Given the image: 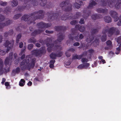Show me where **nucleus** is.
<instances>
[{"label":"nucleus","mask_w":121,"mask_h":121,"mask_svg":"<svg viewBox=\"0 0 121 121\" xmlns=\"http://www.w3.org/2000/svg\"><path fill=\"white\" fill-rule=\"evenodd\" d=\"M13 55V53H11L9 54V57H7L6 58L4 64L6 67L4 68H3L4 65L3 61L0 58V74H2L4 71L7 73L9 71V66L11 65L12 63Z\"/></svg>","instance_id":"f257e3e1"},{"label":"nucleus","mask_w":121,"mask_h":121,"mask_svg":"<svg viewBox=\"0 0 121 121\" xmlns=\"http://www.w3.org/2000/svg\"><path fill=\"white\" fill-rule=\"evenodd\" d=\"M35 59L32 57H30V56H26L25 59L21 62L20 65H23L21 68L22 70L25 69H29L33 68L35 65Z\"/></svg>","instance_id":"f03ea898"},{"label":"nucleus","mask_w":121,"mask_h":121,"mask_svg":"<svg viewBox=\"0 0 121 121\" xmlns=\"http://www.w3.org/2000/svg\"><path fill=\"white\" fill-rule=\"evenodd\" d=\"M43 11L41 10L39 11L38 13H34L31 15V17H30L29 15H25L22 17V19L25 21H28L27 22L28 24H30L33 23V24L35 23L34 21L36 19L41 18V15H43Z\"/></svg>","instance_id":"7ed1b4c3"},{"label":"nucleus","mask_w":121,"mask_h":121,"mask_svg":"<svg viewBox=\"0 0 121 121\" xmlns=\"http://www.w3.org/2000/svg\"><path fill=\"white\" fill-rule=\"evenodd\" d=\"M51 26V24H45L43 22L39 23L37 24V26L39 28V30L38 31H35L33 32V33H35L36 34L40 33L42 31L44 30H43V28H48L50 27Z\"/></svg>","instance_id":"20e7f679"},{"label":"nucleus","mask_w":121,"mask_h":121,"mask_svg":"<svg viewBox=\"0 0 121 121\" xmlns=\"http://www.w3.org/2000/svg\"><path fill=\"white\" fill-rule=\"evenodd\" d=\"M1 10V9L0 8V12ZM5 20V18L3 16L0 15V29L2 28L4 26L8 25L10 24L11 22L9 20H8L7 21H6V23L1 22Z\"/></svg>","instance_id":"39448f33"},{"label":"nucleus","mask_w":121,"mask_h":121,"mask_svg":"<svg viewBox=\"0 0 121 121\" xmlns=\"http://www.w3.org/2000/svg\"><path fill=\"white\" fill-rule=\"evenodd\" d=\"M14 41H13L11 42H10L8 40L6 41L4 44V46L5 47H8L7 50V52H9L12 48L13 45Z\"/></svg>","instance_id":"423d86ee"},{"label":"nucleus","mask_w":121,"mask_h":121,"mask_svg":"<svg viewBox=\"0 0 121 121\" xmlns=\"http://www.w3.org/2000/svg\"><path fill=\"white\" fill-rule=\"evenodd\" d=\"M108 27V26H106L103 30L102 33L104 35L101 38L102 41L103 42L105 41L106 40V34Z\"/></svg>","instance_id":"0eeeda50"},{"label":"nucleus","mask_w":121,"mask_h":121,"mask_svg":"<svg viewBox=\"0 0 121 121\" xmlns=\"http://www.w3.org/2000/svg\"><path fill=\"white\" fill-rule=\"evenodd\" d=\"M110 14L111 17L114 19V21L116 22L118 21L119 18L117 12L114 11H111L110 12Z\"/></svg>","instance_id":"6e6552de"},{"label":"nucleus","mask_w":121,"mask_h":121,"mask_svg":"<svg viewBox=\"0 0 121 121\" xmlns=\"http://www.w3.org/2000/svg\"><path fill=\"white\" fill-rule=\"evenodd\" d=\"M45 48H43L42 50H35L32 51V53L33 55L36 56H39L44 51Z\"/></svg>","instance_id":"1a4fd4ad"},{"label":"nucleus","mask_w":121,"mask_h":121,"mask_svg":"<svg viewBox=\"0 0 121 121\" xmlns=\"http://www.w3.org/2000/svg\"><path fill=\"white\" fill-rule=\"evenodd\" d=\"M115 28L112 27L109 28L108 31V35L109 37H111L112 35H114Z\"/></svg>","instance_id":"9d476101"},{"label":"nucleus","mask_w":121,"mask_h":121,"mask_svg":"<svg viewBox=\"0 0 121 121\" xmlns=\"http://www.w3.org/2000/svg\"><path fill=\"white\" fill-rule=\"evenodd\" d=\"M87 54V52H84L83 54L81 55H73L72 58L73 59H80L83 56H85Z\"/></svg>","instance_id":"9b49d317"},{"label":"nucleus","mask_w":121,"mask_h":121,"mask_svg":"<svg viewBox=\"0 0 121 121\" xmlns=\"http://www.w3.org/2000/svg\"><path fill=\"white\" fill-rule=\"evenodd\" d=\"M76 3L74 4L75 7L77 9H78L80 7V6L83 5L84 3L82 1H80V0H76Z\"/></svg>","instance_id":"f8f14e48"},{"label":"nucleus","mask_w":121,"mask_h":121,"mask_svg":"<svg viewBox=\"0 0 121 121\" xmlns=\"http://www.w3.org/2000/svg\"><path fill=\"white\" fill-rule=\"evenodd\" d=\"M62 53L61 52H60L58 55H57L56 53H52L50 55V56L51 58L52 59H55L56 57H60L62 55Z\"/></svg>","instance_id":"ddd939ff"},{"label":"nucleus","mask_w":121,"mask_h":121,"mask_svg":"<svg viewBox=\"0 0 121 121\" xmlns=\"http://www.w3.org/2000/svg\"><path fill=\"white\" fill-rule=\"evenodd\" d=\"M96 10L99 13H102L104 14H106L107 12V10L106 9H104L101 8H99L97 9Z\"/></svg>","instance_id":"4468645a"},{"label":"nucleus","mask_w":121,"mask_h":121,"mask_svg":"<svg viewBox=\"0 0 121 121\" xmlns=\"http://www.w3.org/2000/svg\"><path fill=\"white\" fill-rule=\"evenodd\" d=\"M96 4V3L94 1L91 0L90 2L88 8L89 9L92 8L93 6L95 5Z\"/></svg>","instance_id":"2eb2a0df"},{"label":"nucleus","mask_w":121,"mask_h":121,"mask_svg":"<svg viewBox=\"0 0 121 121\" xmlns=\"http://www.w3.org/2000/svg\"><path fill=\"white\" fill-rule=\"evenodd\" d=\"M104 21L108 23L110 22H111L112 19L111 17L108 16H105L104 17Z\"/></svg>","instance_id":"dca6fc26"},{"label":"nucleus","mask_w":121,"mask_h":121,"mask_svg":"<svg viewBox=\"0 0 121 121\" xmlns=\"http://www.w3.org/2000/svg\"><path fill=\"white\" fill-rule=\"evenodd\" d=\"M47 45L48 47L47 49L48 52H51L52 49L53 47L54 46V45L53 44H50L48 43L47 44Z\"/></svg>","instance_id":"f3484780"},{"label":"nucleus","mask_w":121,"mask_h":121,"mask_svg":"<svg viewBox=\"0 0 121 121\" xmlns=\"http://www.w3.org/2000/svg\"><path fill=\"white\" fill-rule=\"evenodd\" d=\"M25 48L24 49L22 50L20 53L19 54L20 56L22 55L21 57V59H23L25 57V55L24 54V53L25 52Z\"/></svg>","instance_id":"a211bd4d"},{"label":"nucleus","mask_w":121,"mask_h":121,"mask_svg":"<svg viewBox=\"0 0 121 121\" xmlns=\"http://www.w3.org/2000/svg\"><path fill=\"white\" fill-rule=\"evenodd\" d=\"M11 5L13 7L16 6L18 4V2L15 0H13L11 1Z\"/></svg>","instance_id":"6ab92c4d"},{"label":"nucleus","mask_w":121,"mask_h":121,"mask_svg":"<svg viewBox=\"0 0 121 121\" xmlns=\"http://www.w3.org/2000/svg\"><path fill=\"white\" fill-rule=\"evenodd\" d=\"M25 81L23 79H21L19 82V85L20 86H24L25 84Z\"/></svg>","instance_id":"aec40b11"},{"label":"nucleus","mask_w":121,"mask_h":121,"mask_svg":"<svg viewBox=\"0 0 121 121\" xmlns=\"http://www.w3.org/2000/svg\"><path fill=\"white\" fill-rule=\"evenodd\" d=\"M115 0H112L108 3V5L110 7H112L114 6L115 4L114 2Z\"/></svg>","instance_id":"412c9836"},{"label":"nucleus","mask_w":121,"mask_h":121,"mask_svg":"<svg viewBox=\"0 0 121 121\" xmlns=\"http://www.w3.org/2000/svg\"><path fill=\"white\" fill-rule=\"evenodd\" d=\"M91 17L93 19L95 20L97 18H101L102 16H99L96 14H94Z\"/></svg>","instance_id":"4be33fe9"},{"label":"nucleus","mask_w":121,"mask_h":121,"mask_svg":"<svg viewBox=\"0 0 121 121\" xmlns=\"http://www.w3.org/2000/svg\"><path fill=\"white\" fill-rule=\"evenodd\" d=\"M83 37L84 36H83V35L82 34H81L80 35L79 37L77 36L75 37V39L77 41H79L81 39H82Z\"/></svg>","instance_id":"5701e85b"},{"label":"nucleus","mask_w":121,"mask_h":121,"mask_svg":"<svg viewBox=\"0 0 121 121\" xmlns=\"http://www.w3.org/2000/svg\"><path fill=\"white\" fill-rule=\"evenodd\" d=\"M106 43L108 47H109V49H111L112 47V43L111 41L109 40L106 42Z\"/></svg>","instance_id":"b1692460"},{"label":"nucleus","mask_w":121,"mask_h":121,"mask_svg":"<svg viewBox=\"0 0 121 121\" xmlns=\"http://www.w3.org/2000/svg\"><path fill=\"white\" fill-rule=\"evenodd\" d=\"M121 4V0H119L118 2H117V3L116 4L115 6L117 9H119L120 7V4Z\"/></svg>","instance_id":"393cba45"},{"label":"nucleus","mask_w":121,"mask_h":121,"mask_svg":"<svg viewBox=\"0 0 121 121\" xmlns=\"http://www.w3.org/2000/svg\"><path fill=\"white\" fill-rule=\"evenodd\" d=\"M93 39V38L92 36L90 37L89 38V39H88L86 40L87 42L90 45L91 44V41Z\"/></svg>","instance_id":"a878e982"},{"label":"nucleus","mask_w":121,"mask_h":121,"mask_svg":"<svg viewBox=\"0 0 121 121\" xmlns=\"http://www.w3.org/2000/svg\"><path fill=\"white\" fill-rule=\"evenodd\" d=\"M36 42V39H35L33 37L31 38L28 41V42L29 43H34Z\"/></svg>","instance_id":"bb28decb"},{"label":"nucleus","mask_w":121,"mask_h":121,"mask_svg":"<svg viewBox=\"0 0 121 121\" xmlns=\"http://www.w3.org/2000/svg\"><path fill=\"white\" fill-rule=\"evenodd\" d=\"M67 5H68V8L65 10L66 11H69L71 10L72 5L70 4H67Z\"/></svg>","instance_id":"cd10ccee"},{"label":"nucleus","mask_w":121,"mask_h":121,"mask_svg":"<svg viewBox=\"0 0 121 121\" xmlns=\"http://www.w3.org/2000/svg\"><path fill=\"white\" fill-rule=\"evenodd\" d=\"M64 36L63 35H60L58 37V41L59 42H61L64 39Z\"/></svg>","instance_id":"c85d7f7f"},{"label":"nucleus","mask_w":121,"mask_h":121,"mask_svg":"<svg viewBox=\"0 0 121 121\" xmlns=\"http://www.w3.org/2000/svg\"><path fill=\"white\" fill-rule=\"evenodd\" d=\"M99 29V27H97L96 29H94L92 30L91 31V32L92 33H95L97 32Z\"/></svg>","instance_id":"c756f323"},{"label":"nucleus","mask_w":121,"mask_h":121,"mask_svg":"<svg viewBox=\"0 0 121 121\" xmlns=\"http://www.w3.org/2000/svg\"><path fill=\"white\" fill-rule=\"evenodd\" d=\"M21 37V35L20 34H18L17 36L16 40V42L17 43H18L19 40V39Z\"/></svg>","instance_id":"7c9ffc66"},{"label":"nucleus","mask_w":121,"mask_h":121,"mask_svg":"<svg viewBox=\"0 0 121 121\" xmlns=\"http://www.w3.org/2000/svg\"><path fill=\"white\" fill-rule=\"evenodd\" d=\"M120 47L121 46L120 45L119 47L117 48L116 49L115 53L117 55L120 52L121 50Z\"/></svg>","instance_id":"2f4dec72"},{"label":"nucleus","mask_w":121,"mask_h":121,"mask_svg":"<svg viewBox=\"0 0 121 121\" xmlns=\"http://www.w3.org/2000/svg\"><path fill=\"white\" fill-rule=\"evenodd\" d=\"M120 31L117 28H115V30L114 35H117L119 34Z\"/></svg>","instance_id":"473e14b6"},{"label":"nucleus","mask_w":121,"mask_h":121,"mask_svg":"<svg viewBox=\"0 0 121 121\" xmlns=\"http://www.w3.org/2000/svg\"><path fill=\"white\" fill-rule=\"evenodd\" d=\"M20 71V69L19 67L17 68L16 69L14 70L13 71V72H15V73H19Z\"/></svg>","instance_id":"72a5a7b5"},{"label":"nucleus","mask_w":121,"mask_h":121,"mask_svg":"<svg viewBox=\"0 0 121 121\" xmlns=\"http://www.w3.org/2000/svg\"><path fill=\"white\" fill-rule=\"evenodd\" d=\"M88 60L87 59L85 58H83L82 59V61L83 63H86L88 61Z\"/></svg>","instance_id":"f704fd0d"},{"label":"nucleus","mask_w":121,"mask_h":121,"mask_svg":"<svg viewBox=\"0 0 121 121\" xmlns=\"http://www.w3.org/2000/svg\"><path fill=\"white\" fill-rule=\"evenodd\" d=\"M85 29V27L84 26H80L79 29V30L81 32L83 31Z\"/></svg>","instance_id":"c9c22d12"},{"label":"nucleus","mask_w":121,"mask_h":121,"mask_svg":"<svg viewBox=\"0 0 121 121\" xmlns=\"http://www.w3.org/2000/svg\"><path fill=\"white\" fill-rule=\"evenodd\" d=\"M55 49H56L57 50H60L62 49V48L60 46H55L54 47Z\"/></svg>","instance_id":"e433bc0d"},{"label":"nucleus","mask_w":121,"mask_h":121,"mask_svg":"<svg viewBox=\"0 0 121 121\" xmlns=\"http://www.w3.org/2000/svg\"><path fill=\"white\" fill-rule=\"evenodd\" d=\"M7 3L6 2H3L2 1H0V4L2 6H5L7 5Z\"/></svg>","instance_id":"4c0bfd02"},{"label":"nucleus","mask_w":121,"mask_h":121,"mask_svg":"<svg viewBox=\"0 0 121 121\" xmlns=\"http://www.w3.org/2000/svg\"><path fill=\"white\" fill-rule=\"evenodd\" d=\"M21 16V15L19 14H17L15 15L13 17L14 19H18Z\"/></svg>","instance_id":"58836bf2"},{"label":"nucleus","mask_w":121,"mask_h":121,"mask_svg":"<svg viewBox=\"0 0 121 121\" xmlns=\"http://www.w3.org/2000/svg\"><path fill=\"white\" fill-rule=\"evenodd\" d=\"M117 41L118 44L121 43V36H119L117 38Z\"/></svg>","instance_id":"ea45409f"},{"label":"nucleus","mask_w":121,"mask_h":121,"mask_svg":"<svg viewBox=\"0 0 121 121\" xmlns=\"http://www.w3.org/2000/svg\"><path fill=\"white\" fill-rule=\"evenodd\" d=\"M46 0H44V1H42V2L40 3V5L41 6H44L46 4Z\"/></svg>","instance_id":"a19ab883"},{"label":"nucleus","mask_w":121,"mask_h":121,"mask_svg":"<svg viewBox=\"0 0 121 121\" xmlns=\"http://www.w3.org/2000/svg\"><path fill=\"white\" fill-rule=\"evenodd\" d=\"M83 64L84 67H84L85 68H87L90 65L89 63H83Z\"/></svg>","instance_id":"79ce46f5"},{"label":"nucleus","mask_w":121,"mask_h":121,"mask_svg":"<svg viewBox=\"0 0 121 121\" xmlns=\"http://www.w3.org/2000/svg\"><path fill=\"white\" fill-rule=\"evenodd\" d=\"M66 4H67L66 2H62L60 4V6L61 7H63L65 6Z\"/></svg>","instance_id":"37998d69"},{"label":"nucleus","mask_w":121,"mask_h":121,"mask_svg":"<svg viewBox=\"0 0 121 121\" xmlns=\"http://www.w3.org/2000/svg\"><path fill=\"white\" fill-rule=\"evenodd\" d=\"M5 85L6 86V88L7 89H9L10 88L9 86V84L8 82H6L5 83Z\"/></svg>","instance_id":"c03bdc74"},{"label":"nucleus","mask_w":121,"mask_h":121,"mask_svg":"<svg viewBox=\"0 0 121 121\" xmlns=\"http://www.w3.org/2000/svg\"><path fill=\"white\" fill-rule=\"evenodd\" d=\"M84 65L83 64H82L79 65L78 67V68L79 69H82L83 68H84Z\"/></svg>","instance_id":"a18cd8bd"},{"label":"nucleus","mask_w":121,"mask_h":121,"mask_svg":"<svg viewBox=\"0 0 121 121\" xmlns=\"http://www.w3.org/2000/svg\"><path fill=\"white\" fill-rule=\"evenodd\" d=\"M33 45L32 44L28 45V49L29 50L33 48Z\"/></svg>","instance_id":"49530a36"},{"label":"nucleus","mask_w":121,"mask_h":121,"mask_svg":"<svg viewBox=\"0 0 121 121\" xmlns=\"http://www.w3.org/2000/svg\"><path fill=\"white\" fill-rule=\"evenodd\" d=\"M69 51L68 50L65 53V55L67 57H69L70 55V54L69 53Z\"/></svg>","instance_id":"de8ad7c7"},{"label":"nucleus","mask_w":121,"mask_h":121,"mask_svg":"<svg viewBox=\"0 0 121 121\" xmlns=\"http://www.w3.org/2000/svg\"><path fill=\"white\" fill-rule=\"evenodd\" d=\"M5 53V51L2 50L0 49V54L1 55H4Z\"/></svg>","instance_id":"09e8293b"},{"label":"nucleus","mask_w":121,"mask_h":121,"mask_svg":"<svg viewBox=\"0 0 121 121\" xmlns=\"http://www.w3.org/2000/svg\"><path fill=\"white\" fill-rule=\"evenodd\" d=\"M77 22L76 21L73 20L71 22H70V24L72 25H75Z\"/></svg>","instance_id":"8fccbe9b"},{"label":"nucleus","mask_w":121,"mask_h":121,"mask_svg":"<svg viewBox=\"0 0 121 121\" xmlns=\"http://www.w3.org/2000/svg\"><path fill=\"white\" fill-rule=\"evenodd\" d=\"M119 20V22L117 23V25L118 26H121V15L120 17Z\"/></svg>","instance_id":"3c124183"},{"label":"nucleus","mask_w":121,"mask_h":121,"mask_svg":"<svg viewBox=\"0 0 121 121\" xmlns=\"http://www.w3.org/2000/svg\"><path fill=\"white\" fill-rule=\"evenodd\" d=\"M55 62V60H52L50 62V65H53L54 64Z\"/></svg>","instance_id":"603ef678"},{"label":"nucleus","mask_w":121,"mask_h":121,"mask_svg":"<svg viewBox=\"0 0 121 121\" xmlns=\"http://www.w3.org/2000/svg\"><path fill=\"white\" fill-rule=\"evenodd\" d=\"M99 40L98 39H97L96 40L94 41L93 42V43L94 44L95 43L96 44H97L98 43Z\"/></svg>","instance_id":"864d4df0"},{"label":"nucleus","mask_w":121,"mask_h":121,"mask_svg":"<svg viewBox=\"0 0 121 121\" xmlns=\"http://www.w3.org/2000/svg\"><path fill=\"white\" fill-rule=\"evenodd\" d=\"M79 22L81 24L84 23V19H81Z\"/></svg>","instance_id":"5fc2aeb1"},{"label":"nucleus","mask_w":121,"mask_h":121,"mask_svg":"<svg viewBox=\"0 0 121 121\" xmlns=\"http://www.w3.org/2000/svg\"><path fill=\"white\" fill-rule=\"evenodd\" d=\"M45 32L46 33L48 34L52 33L53 32L52 31H49L48 30H46Z\"/></svg>","instance_id":"6e6d98bb"},{"label":"nucleus","mask_w":121,"mask_h":121,"mask_svg":"<svg viewBox=\"0 0 121 121\" xmlns=\"http://www.w3.org/2000/svg\"><path fill=\"white\" fill-rule=\"evenodd\" d=\"M79 45V43L78 42H76L73 44V45L74 46H78Z\"/></svg>","instance_id":"4d7b16f0"},{"label":"nucleus","mask_w":121,"mask_h":121,"mask_svg":"<svg viewBox=\"0 0 121 121\" xmlns=\"http://www.w3.org/2000/svg\"><path fill=\"white\" fill-rule=\"evenodd\" d=\"M23 46V43L22 42H21L19 44V47L20 48H22Z\"/></svg>","instance_id":"13d9d810"},{"label":"nucleus","mask_w":121,"mask_h":121,"mask_svg":"<svg viewBox=\"0 0 121 121\" xmlns=\"http://www.w3.org/2000/svg\"><path fill=\"white\" fill-rule=\"evenodd\" d=\"M65 64L66 65H68L70 64V62L69 61L67 62H65Z\"/></svg>","instance_id":"bf43d9fd"},{"label":"nucleus","mask_w":121,"mask_h":121,"mask_svg":"<svg viewBox=\"0 0 121 121\" xmlns=\"http://www.w3.org/2000/svg\"><path fill=\"white\" fill-rule=\"evenodd\" d=\"M14 56L15 59H16L17 58V59H19V58L17 56V54L16 53H15L14 54Z\"/></svg>","instance_id":"052dcab7"},{"label":"nucleus","mask_w":121,"mask_h":121,"mask_svg":"<svg viewBox=\"0 0 121 121\" xmlns=\"http://www.w3.org/2000/svg\"><path fill=\"white\" fill-rule=\"evenodd\" d=\"M85 14L86 15V16L87 17L89 16L90 14V11H87L85 13Z\"/></svg>","instance_id":"680f3d73"},{"label":"nucleus","mask_w":121,"mask_h":121,"mask_svg":"<svg viewBox=\"0 0 121 121\" xmlns=\"http://www.w3.org/2000/svg\"><path fill=\"white\" fill-rule=\"evenodd\" d=\"M17 59V60H15V61H14V63L15 64H18V63L19 62V59Z\"/></svg>","instance_id":"e2e57ef3"},{"label":"nucleus","mask_w":121,"mask_h":121,"mask_svg":"<svg viewBox=\"0 0 121 121\" xmlns=\"http://www.w3.org/2000/svg\"><path fill=\"white\" fill-rule=\"evenodd\" d=\"M106 2L105 1H104L103 2H102V4L104 6H105L107 4L106 3Z\"/></svg>","instance_id":"0e129e2a"},{"label":"nucleus","mask_w":121,"mask_h":121,"mask_svg":"<svg viewBox=\"0 0 121 121\" xmlns=\"http://www.w3.org/2000/svg\"><path fill=\"white\" fill-rule=\"evenodd\" d=\"M6 80L4 78H3L2 80V81L1 82V83L3 84L4 82Z\"/></svg>","instance_id":"69168bd1"},{"label":"nucleus","mask_w":121,"mask_h":121,"mask_svg":"<svg viewBox=\"0 0 121 121\" xmlns=\"http://www.w3.org/2000/svg\"><path fill=\"white\" fill-rule=\"evenodd\" d=\"M75 50L73 48L70 49H69L68 50L69 52L71 51V52H73L75 51Z\"/></svg>","instance_id":"338daca9"},{"label":"nucleus","mask_w":121,"mask_h":121,"mask_svg":"<svg viewBox=\"0 0 121 121\" xmlns=\"http://www.w3.org/2000/svg\"><path fill=\"white\" fill-rule=\"evenodd\" d=\"M36 46L38 47H39L40 46V44L38 43H37L35 44Z\"/></svg>","instance_id":"774afa93"}]
</instances>
